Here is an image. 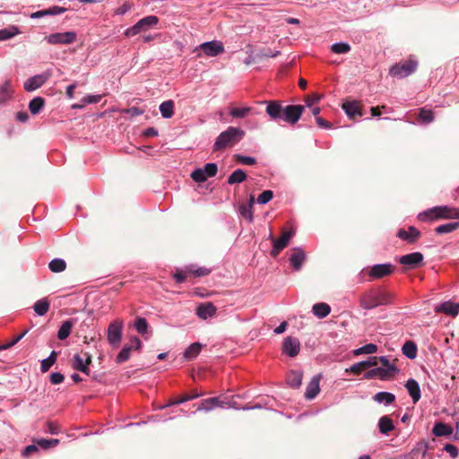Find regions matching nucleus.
I'll return each mask as SVG.
<instances>
[{
  "mask_svg": "<svg viewBox=\"0 0 459 459\" xmlns=\"http://www.w3.org/2000/svg\"><path fill=\"white\" fill-rule=\"evenodd\" d=\"M45 105V100L42 97H35L29 103V109L31 114L36 115L40 112Z\"/></svg>",
  "mask_w": 459,
  "mask_h": 459,
  "instance_id": "nucleus-32",
  "label": "nucleus"
},
{
  "mask_svg": "<svg viewBox=\"0 0 459 459\" xmlns=\"http://www.w3.org/2000/svg\"><path fill=\"white\" fill-rule=\"evenodd\" d=\"M420 231L414 226H410L408 230L400 229L396 234L399 238L407 242L408 244L416 243L420 238Z\"/></svg>",
  "mask_w": 459,
  "mask_h": 459,
  "instance_id": "nucleus-11",
  "label": "nucleus"
},
{
  "mask_svg": "<svg viewBox=\"0 0 459 459\" xmlns=\"http://www.w3.org/2000/svg\"><path fill=\"white\" fill-rule=\"evenodd\" d=\"M419 220L421 221H433L437 220H451L454 219V207L447 205L435 206L429 209L418 215Z\"/></svg>",
  "mask_w": 459,
  "mask_h": 459,
  "instance_id": "nucleus-3",
  "label": "nucleus"
},
{
  "mask_svg": "<svg viewBox=\"0 0 459 459\" xmlns=\"http://www.w3.org/2000/svg\"><path fill=\"white\" fill-rule=\"evenodd\" d=\"M394 295L383 289H371L359 297V305L363 309H373L379 306L393 303Z\"/></svg>",
  "mask_w": 459,
  "mask_h": 459,
  "instance_id": "nucleus-1",
  "label": "nucleus"
},
{
  "mask_svg": "<svg viewBox=\"0 0 459 459\" xmlns=\"http://www.w3.org/2000/svg\"><path fill=\"white\" fill-rule=\"evenodd\" d=\"M444 450L447 452L452 458H456L458 456V449L455 446L452 444H446L444 446Z\"/></svg>",
  "mask_w": 459,
  "mask_h": 459,
  "instance_id": "nucleus-60",
  "label": "nucleus"
},
{
  "mask_svg": "<svg viewBox=\"0 0 459 459\" xmlns=\"http://www.w3.org/2000/svg\"><path fill=\"white\" fill-rule=\"evenodd\" d=\"M245 135V132L238 128L230 126L221 133L213 144V151H221L238 143Z\"/></svg>",
  "mask_w": 459,
  "mask_h": 459,
  "instance_id": "nucleus-2",
  "label": "nucleus"
},
{
  "mask_svg": "<svg viewBox=\"0 0 459 459\" xmlns=\"http://www.w3.org/2000/svg\"><path fill=\"white\" fill-rule=\"evenodd\" d=\"M212 400L210 398L204 399L201 402V403L197 406V411H210L213 407L211 404Z\"/></svg>",
  "mask_w": 459,
  "mask_h": 459,
  "instance_id": "nucleus-64",
  "label": "nucleus"
},
{
  "mask_svg": "<svg viewBox=\"0 0 459 459\" xmlns=\"http://www.w3.org/2000/svg\"><path fill=\"white\" fill-rule=\"evenodd\" d=\"M10 86L11 82L9 81L0 86V103L10 98Z\"/></svg>",
  "mask_w": 459,
  "mask_h": 459,
  "instance_id": "nucleus-54",
  "label": "nucleus"
},
{
  "mask_svg": "<svg viewBox=\"0 0 459 459\" xmlns=\"http://www.w3.org/2000/svg\"><path fill=\"white\" fill-rule=\"evenodd\" d=\"M457 229H459V221H455L451 223L439 225L435 229V231L437 234L442 235L453 232Z\"/></svg>",
  "mask_w": 459,
  "mask_h": 459,
  "instance_id": "nucleus-34",
  "label": "nucleus"
},
{
  "mask_svg": "<svg viewBox=\"0 0 459 459\" xmlns=\"http://www.w3.org/2000/svg\"><path fill=\"white\" fill-rule=\"evenodd\" d=\"M403 353L409 359H415L417 356V345L412 341H407L402 348Z\"/></svg>",
  "mask_w": 459,
  "mask_h": 459,
  "instance_id": "nucleus-31",
  "label": "nucleus"
},
{
  "mask_svg": "<svg viewBox=\"0 0 459 459\" xmlns=\"http://www.w3.org/2000/svg\"><path fill=\"white\" fill-rule=\"evenodd\" d=\"M423 255L420 252L411 253L405 255H403L399 259V263L407 267V269H414L418 268L422 264L423 262Z\"/></svg>",
  "mask_w": 459,
  "mask_h": 459,
  "instance_id": "nucleus-10",
  "label": "nucleus"
},
{
  "mask_svg": "<svg viewBox=\"0 0 459 459\" xmlns=\"http://www.w3.org/2000/svg\"><path fill=\"white\" fill-rule=\"evenodd\" d=\"M216 307L212 302H205L200 304L196 308V315L201 319H207L209 317H212L216 313Z\"/></svg>",
  "mask_w": 459,
  "mask_h": 459,
  "instance_id": "nucleus-17",
  "label": "nucleus"
},
{
  "mask_svg": "<svg viewBox=\"0 0 459 459\" xmlns=\"http://www.w3.org/2000/svg\"><path fill=\"white\" fill-rule=\"evenodd\" d=\"M199 48L208 56H217L224 52L222 42L217 40L202 43Z\"/></svg>",
  "mask_w": 459,
  "mask_h": 459,
  "instance_id": "nucleus-12",
  "label": "nucleus"
},
{
  "mask_svg": "<svg viewBox=\"0 0 459 459\" xmlns=\"http://www.w3.org/2000/svg\"><path fill=\"white\" fill-rule=\"evenodd\" d=\"M191 178L194 181L197 183H203L207 180V176L202 170V169H196L191 173Z\"/></svg>",
  "mask_w": 459,
  "mask_h": 459,
  "instance_id": "nucleus-53",
  "label": "nucleus"
},
{
  "mask_svg": "<svg viewBox=\"0 0 459 459\" xmlns=\"http://www.w3.org/2000/svg\"><path fill=\"white\" fill-rule=\"evenodd\" d=\"M73 328V322L71 320L65 321L57 332L59 340H65L71 333Z\"/></svg>",
  "mask_w": 459,
  "mask_h": 459,
  "instance_id": "nucleus-35",
  "label": "nucleus"
},
{
  "mask_svg": "<svg viewBox=\"0 0 459 459\" xmlns=\"http://www.w3.org/2000/svg\"><path fill=\"white\" fill-rule=\"evenodd\" d=\"M48 267L53 273H61L65 270L66 263L63 259L56 258L48 264Z\"/></svg>",
  "mask_w": 459,
  "mask_h": 459,
  "instance_id": "nucleus-43",
  "label": "nucleus"
},
{
  "mask_svg": "<svg viewBox=\"0 0 459 459\" xmlns=\"http://www.w3.org/2000/svg\"><path fill=\"white\" fill-rule=\"evenodd\" d=\"M233 158L237 162L244 164V165H254L256 162L255 158L249 157V156H244L241 154H235L233 156Z\"/></svg>",
  "mask_w": 459,
  "mask_h": 459,
  "instance_id": "nucleus-51",
  "label": "nucleus"
},
{
  "mask_svg": "<svg viewBox=\"0 0 459 459\" xmlns=\"http://www.w3.org/2000/svg\"><path fill=\"white\" fill-rule=\"evenodd\" d=\"M351 50V46L348 43L339 42L331 46V51L334 54H345Z\"/></svg>",
  "mask_w": 459,
  "mask_h": 459,
  "instance_id": "nucleus-48",
  "label": "nucleus"
},
{
  "mask_svg": "<svg viewBox=\"0 0 459 459\" xmlns=\"http://www.w3.org/2000/svg\"><path fill=\"white\" fill-rule=\"evenodd\" d=\"M305 107L302 105H288L283 108L282 117L286 123L295 125L300 118Z\"/></svg>",
  "mask_w": 459,
  "mask_h": 459,
  "instance_id": "nucleus-8",
  "label": "nucleus"
},
{
  "mask_svg": "<svg viewBox=\"0 0 459 459\" xmlns=\"http://www.w3.org/2000/svg\"><path fill=\"white\" fill-rule=\"evenodd\" d=\"M365 363L363 361L353 364L349 371L353 373L354 375H359L362 371L366 370Z\"/></svg>",
  "mask_w": 459,
  "mask_h": 459,
  "instance_id": "nucleus-59",
  "label": "nucleus"
},
{
  "mask_svg": "<svg viewBox=\"0 0 459 459\" xmlns=\"http://www.w3.org/2000/svg\"><path fill=\"white\" fill-rule=\"evenodd\" d=\"M200 395L201 394H198L196 391H193L191 394H184L178 399L170 402L169 405L180 404L185 402L195 399V398L199 397Z\"/></svg>",
  "mask_w": 459,
  "mask_h": 459,
  "instance_id": "nucleus-47",
  "label": "nucleus"
},
{
  "mask_svg": "<svg viewBox=\"0 0 459 459\" xmlns=\"http://www.w3.org/2000/svg\"><path fill=\"white\" fill-rule=\"evenodd\" d=\"M186 272L194 277H202L210 274L212 271L206 267H196L194 264H190L186 266Z\"/></svg>",
  "mask_w": 459,
  "mask_h": 459,
  "instance_id": "nucleus-28",
  "label": "nucleus"
},
{
  "mask_svg": "<svg viewBox=\"0 0 459 459\" xmlns=\"http://www.w3.org/2000/svg\"><path fill=\"white\" fill-rule=\"evenodd\" d=\"M37 444L44 449H48L50 447L57 446L59 444V439L40 438L37 441Z\"/></svg>",
  "mask_w": 459,
  "mask_h": 459,
  "instance_id": "nucleus-52",
  "label": "nucleus"
},
{
  "mask_svg": "<svg viewBox=\"0 0 459 459\" xmlns=\"http://www.w3.org/2000/svg\"><path fill=\"white\" fill-rule=\"evenodd\" d=\"M102 96L101 95H88L82 99V103L79 105H74L73 108H82L87 104H93L98 103L100 101Z\"/></svg>",
  "mask_w": 459,
  "mask_h": 459,
  "instance_id": "nucleus-46",
  "label": "nucleus"
},
{
  "mask_svg": "<svg viewBox=\"0 0 459 459\" xmlns=\"http://www.w3.org/2000/svg\"><path fill=\"white\" fill-rule=\"evenodd\" d=\"M320 100V97L316 94L307 95L305 98V102L307 107H312L316 104Z\"/></svg>",
  "mask_w": 459,
  "mask_h": 459,
  "instance_id": "nucleus-63",
  "label": "nucleus"
},
{
  "mask_svg": "<svg viewBox=\"0 0 459 459\" xmlns=\"http://www.w3.org/2000/svg\"><path fill=\"white\" fill-rule=\"evenodd\" d=\"M27 332L28 331L25 330L20 335L14 337V339H13L10 342H8L6 344H4V345H0V351L6 350L8 348L13 347L14 344H16L27 333Z\"/></svg>",
  "mask_w": 459,
  "mask_h": 459,
  "instance_id": "nucleus-58",
  "label": "nucleus"
},
{
  "mask_svg": "<svg viewBox=\"0 0 459 459\" xmlns=\"http://www.w3.org/2000/svg\"><path fill=\"white\" fill-rule=\"evenodd\" d=\"M202 344L199 342L192 343L184 352V357L186 359H195L201 351Z\"/></svg>",
  "mask_w": 459,
  "mask_h": 459,
  "instance_id": "nucleus-36",
  "label": "nucleus"
},
{
  "mask_svg": "<svg viewBox=\"0 0 459 459\" xmlns=\"http://www.w3.org/2000/svg\"><path fill=\"white\" fill-rule=\"evenodd\" d=\"M247 179V174L244 170L238 169L234 170L228 178V184L234 185L236 183H242Z\"/></svg>",
  "mask_w": 459,
  "mask_h": 459,
  "instance_id": "nucleus-33",
  "label": "nucleus"
},
{
  "mask_svg": "<svg viewBox=\"0 0 459 459\" xmlns=\"http://www.w3.org/2000/svg\"><path fill=\"white\" fill-rule=\"evenodd\" d=\"M252 110L253 108L250 107L232 108L230 110V115L235 118H244L247 117Z\"/></svg>",
  "mask_w": 459,
  "mask_h": 459,
  "instance_id": "nucleus-38",
  "label": "nucleus"
},
{
  "mask_svg": "<svg viewBox=\"0 0 459 459\" xmlns=\"http://www.w3.org/2000/svg\"><path fill=\"white\" fill-rule=\"evenodd\" d=\"M434 113L430 109L421 108L419 109L418 123L427 125L434 120Z\"/></svg>",
  "mask_w": 459,
  "mask_h": 459,
  "instance_id": "nucleus-26",
  "label": "nucleus"
},
{
  "mask_svg": "<svg viewBox=\"0 0 459 459\" xmlns=\"http://www.w3.org/2000/svg\"><path fill=\"white\" fill-rule=\"evenodd\" d=\"M174 101L169 100L160 105V111L164 118H170L174 115Z\"/></svg>",
  "mask_w": 459,
  "mask_h": 459,
  "instance_id": "nucleus-29",
  "label": "nucleus"
},
{
  "mask_svg": "<svg viewBox=\"0 0 459 459\" xmlns=\"http://www.w3.org/2000/svg\"><path fill=\"white\" fill-rule=\"evenodd\" d=\"M73 368L87 375L90 374V369L86 364H84L83 359L80 355H74Z\"/></svg>",
  "mask_w": 459,
  "mask_h": 459,
  "instance_id": "nucleus-44",
  "label": "nucleus"
},
{
  "mask_svg": "<svg viewBox=\"0 0 459 459\" xmlns=\"http://www.w3.org/2000/svg\"><path fill=\"white\" fill-rule=\"evenodd\" d=\"M280 51H272L271 49L263 50L258 54L260 58L276 57L280 55Z\"/></svg>",
  "mask_w": 459,
  "mask_h": 459,
  "instance_id": "nucleus-61",
  "label": "nucleus"
},
{
  "mask_svg": "<svg viewBox=\"0 0 459 459\" xmlns=\"http://www.w3.org/2000/svg\"><path fill=\"white\" fill-rule=\"evenodd\" d=\"M159 22V18L155 15L146 16L138 21L134 26L126 29L125 35L133 37L142 32H146L154 28Z\"/></svg>",
  "mask_w": 459,
  "mask_h": 459,
  "instance_id": "nucleus-4",
  "label": "nucleus"
},
{
  "mask_svg": "<svg viewBox=\"0 0 459 459\" xmlns=\"http://www.w3.org/2000/svg\"><path fill=\"white\" fill-rule=\"evenodd\" d=\"M300 343L297 338L288 336L283 340L282 351L290 357H296L299 352Z\"/></svg>",
  "mask_w": 459,
  "mask_h": 459,
  "instance_id": "nucleus-14",
  "label": "nucleus"
},
{
  "mask_svg": "<svg viewBox=\"0 0 459 459\" xmlns=\"http://www.w3.org/2000/svg\"><path fill=\"white\" fill-rule=\"evenodd\" d=\"M294 234L295 232L293 230L283 229L281 237L279 238H275L273 233H271L269 236V238L273 242V249L270 252L271 256L276 257L281 251L289 245V242Z\"/></svg>",
  "mask_w": 459,
  "mask_h": 459,
  "instance_id": "nucleus-6",
  "label": "nucleus"
},
{
  "mask_svg": "<svg viewBox=\"0 0 459 459\" xmlns=\"http://www.w3.org/2000/svg\"><path fill=\"white\" fill-rule=\"evenodd\" d=\"M56 358H57V352L53 351L50 353V355L48 356V358H47L41 361V366H40L41 371L43 373L48 371L49 368L52 367V365H54L56 363Z\"/></svg>",
  "mask_w": 459,
  "mask_h": 459,
  "instance_id": "nucleus-41",
  "label": "nucleus"
},
{
  "mask_svg": "<svg viewBox=\"0 0 459 459\" xmlns=\"http://www.w3.org/2000/svg\"><path fill=\"white\" fill-rule=\"evenodd\" d=\"M76 39L77 35L74 31H66L50 34L47 37V41L53 45H68L74 43Z\"/></svg>",
  "mask_w": 459,
  "mask_h": 459,
  "instance_id": "nucleus-9",
  "label": "nucleus"
},
{
  "mask_svg": "<svg viewBox=\"0 0 459 459\" xmlns=\"http://www.w3.org/2000/svg\"><path fill=\"white\" fill-rule=\"evenodd\" d=\"M398 371L397 368H383L381 367L377 368V377L381 380H387L392 378L394 374Z\"/></svg>",
  "mask_w": 459,
  "mask_h": 459,
  "instance_id": "nucleus-40",
  "label": "nucleus"
},
{
  "mask_svg": "<svg viewBox=\"0 0 459 459\" xmlns=\"http://www.w3.org/2000/svg\"><path fill=\"white\" fill-rule=\"evenodd\" d=\"M19 33L20 30L16 26H10L8 28L2 29L0 30V40L9 39Z\"/></svg>",
  "mask_w": 459,
  "mask_h": 459,
  "instance_id": "nucleus-42",
  "label": "nucleus"
},
{
  "mask_svg": "<svg viewBox=\"0 0 459 459\" xmlns=\"http://www.w3.org/2000/svg\"><path fill=\"white\" fill-rule=\"evenodd\" d=\"M342 108L347 116L351 119H354L357 116L361 117L363 115L361 111V106L358 101L354 100L344 102L342 105Z\"/></svg>",
  "mask_w": 459,
  "mask_h": 459,
  "instance_id": "nucleus-18",
  "label": "nucleus"
},
{
  "mask_svg": "<svg viewBox=\"0 0 459 459\" xmlns=\"http://www.w3.org/2000/svg\"><path fill=\"white\" fill-rule=\"evenodd\" d=\"M188 275H189V273L186 272V268L184 270L176 269V272L174 273L173 277L178 283H182L186 281Z\"/></svg>",
  "mask_w": 459,
  "mask_h": 459,
  "instance_id": "nucleus-56",
  "label": "nucleus"
},
{
  "mask_svg": "<svg viewBox=\"0 0 459 459\" xmlns=\"http://www.w3.org/2000/svg\"><path fill=\"white\" fill-rule=\"evenodd\" d=\"M437 313H444L447 316H455L459 313V304L451 301H446L435 308Z\"/></svg>",
  "mask_w": 459,
  "mask_h": 459,
  "instance_id": "nucleus-19",
  "label": "nucleus"
},
{
  "mask_svg": "<svg viewBox=\"0 0 459 459\" xmlns=\"http://www.w3.org/2000/svg\"><path fill=\"white\" fill-rule=\"evenodd\" d=\"M266 113L273 119H281L283 108L279 101H267Z\"/></svg>",
  "mask_w": 459,
  "mask_h": 459,
  "instance_id": "nucleus-20",
  "label": "nucleus"
},
{
  "mask_svg": "<svg viewBox=\"0 0 459 459\" xmlns=\"http://www.w3.org/2000/svg\"><path fill=\"white\" fill-rule=\"evenodd\" d=\"M207 178L214 177L218 171L217 165L215 163H207L204 168H201Z\"/></svg>",
  "mask_w": 459,
  "mask_h": 459,
  "instance_id": "nucleus-55",
  "label": "nucleus"
},
{
  "mask_svg": "<svg viewBox=\"0 0 459 459\" xmlns=\"http://www.w3.org/2000/svg\"><path fill=\"white\" fill-rule=\"evenodd\" d=\"M307 258L306 253L299 247H295L290 256V263L295 271H299Z\"/></svg>",
  "mask_w": 459,
  "mask_h": 459,
  "instance_id": "nucleus-16",
  "label": "nucleus"
},
{
  "mask_svg": "<svg viewBox=\"0 0 459 459\" xmlns=\"http://www.w3.org/2000/svg\"><path fill=\"white\" fill-rule=\"evenodd\" d=\"M379 430L383 434H387L394 429L393 420L388 416H383L378 421Z\"/></svg>",
  "mask_w": 459,
  "mask_h": 459,
  "instance_id": "nucleus-30",
  "label": "nucleus"
},
{
  "mask_svg": "<svg viewBox=\"0 0 459 459\" xmlns=\"http://www.w3.org/2000/svg\"><path fill=\"white\" fill-rule=\"evenodd\" d=\"M254 203V196L250 197L248 204H244L239 206V212L242 217L248 221H252L253 213H252V205Z\"/></svg>",
  "mask_w": 459,
  "mask_h": 459,
  "instance_id": "nucleus-37",
  "label": "nucleus"
},
{
  "mask_svg": "<svg viewBox=\"0 0 459 459\" xmlns=\"http://www.w3.org/2000/svg\"><path fill=\"white\" fill-rule=\"evenodd\" d=\"M133 350V346H125L117 356V363H124L130 358V352Z\"/></svg>",
  "mask_w": 459,
  "mask_h": 459,
  "instance_id": "nucleus-49",
  "label": "nucleus"
},
{
  "mask_svg": "<svg viewBox=\"0 0 459 459\" xmlns=\"http://www.w3.org/2000/svg\"><path fill=\"white\" fill-rule=\"evenodd\" d=\"M418 62L410 58L404 62L394 64L389 69V74L393 77L404 78L414 73L417 69Z\"/></svg>",
  "mask_w": 459,
  "mask_h": 459,
  "instance_id": "nucleus-5",
  "label": "nucleus"
},
{
  "mask_svg": "<svg viewBox=\"0 0 459 459\" xmlns=\"http://www.w3.org/2000/svg\"><path fill=\"white\" fill-rule=\"evenodd\" d=\"M123 326V321L117 319L108 327V342L113 348H117L121 342Z\"/></svg>",
  "mask_w": 459,
  "mask_h": 459,
  "instance_id": "nucleus-7",
  "label": "nucleus"
},
{
  "mask_svg": "<svg viewBox=\"0 0 459 459\" xmlns=\"http://www.w3.org/2000/svg\"><path fill=\"white\" fill-rule=\"evenodd\" d=\"M312 311L318 318H325L330 314L331 307L328 304L321 302L315 304L312 307Z\"/></svg>",
  "mask_w": 459,
  "mask_h": 459,
  "instance_id": "nucleus-24",
  "label": "nucleus"
},
{
  "mask_svg": "<svg viewBox=\"0 0 459 459\" xmlns=\"http://www.w3.org/2000/svg\"><path fill=\"white\" fill-rule=\"evenodd\" d=\"M273 197V193L271 190H265L257 197L258 204H267Z\"/></svg>",
  "mask_w": 459,
  "mask_h": 459,
  "instance_id": "nucleus-57",
  "label": "nucleus"
},
{
  "mask_svg": "<svg viewBox=\"0 0 459 459\" xmlns=\"http://www.w3.org/2000/svg\"><path fill=\"white\" fill-rule=\"evenodd\" d=\"M64 379H65L64 375L59 372H55L50 375V382L53 385L60 384L64 381Z\"/></svg>",
  "mask_w": 459,
  "mask_h": 459,
  "instance_id": "nucleus-62",
  "label": "nucleus"
},
{
  "mask_svg": "<svg viewBox=\"0 0 459 459\" xmlns=\"http://www.w3.org/2000/svg\"><path fill=\"white\" fill-rule=\"evenodd\" d=\"M432 432L437 437H447L453 433V429L450 425L443 422H437L434 425Z\"/></svg>",
  "mask_w": 459,
  "mask_h": 459,
  "instance_id": "nucleus-23",
  "label": "nucleus"
},
{
  "mask_svg": "<svg viewBox=\"0 0 459 459\" xmlns=\"http://www.w3.org/2000/svg\"><path fill=\"white\" fill-rule=\"evenodd\" d=\"M374 400L377 403H385V404H391L394 402V394L388 392H379L374 395Z\"/></svg>",
  "mask_w": 459,
  "mask_h": 459,
  "instance_id": "nucleus-39",
  "label": "nucleus"
},
{
  "mask_svg": "<svg viewBox=\"0 0 459 459\" xmlns=\"http://www.w3.org/2000/svg\"><path fill=\"white\" fill-rule=\"evenodd\" d=\"M394 265L390 264H375L371 267L368 275L373 279H380L390 275L394 272Z\"/></svg>",
  "mask_w": 459,
  "mask_h": 459,
  "instance_id": "nucleus-13",
  "label": "nucleus"
},
{
  "mask_svg": "<svg viewBox=\"0 0 459 459\" xmlns=\"http://www.w3.org/2000/svg\"><path fill=\"white\" fill-rule=\"evenodd\" d=\"M134 327L140 334L143 335L147 333L148 323L145 318L138 317L134 322Z\"/></svg>",
  "mask_w": 459,
  "mask_h": 459,
  "instance_id": "nucleus-50",
  "label": "nucleus"
},
{
  "mask_svg": "<svg viewBox=\"0 0 459 459\" xmlns=\"http://www.w3.org/2000/svg\"><path fill=\"white\" fill-rule=\"evenodd\" d=\"M405 388L413 403H416L420 399V387L419 383L415 379L410 378L405 384Z\"/></svg>",
  "mask_w": 459,
  "mask_h": 459,
  "instance_id": "nucleus-21",
  "label": "nucleus"
},
{
  "mask_svg": "<svg viewBox=\"0 0 459 459\" xmlns=\"http://www.w3.org/2000/svg\"><path fill=\"white\" fill-rule=\"evenodd\" d=\"M50 307V302L47 298L39 299L35 302L33 308L37 315L44 316L48 313Z\"/></svg>",
  "mask_w": 459,
  "mask_h": 459,
  "instance_id": "nucleus-25",
  "label": "nucleus"
},
{
  "mask_svg": "<svg viewBox=\"0 0 459 459\" xmlns=\"http://www.w3.org/2000/svg\"><path fill=\"white\" fill-rule=\"evenodd\" d=\"M49 78V75L46 74H37L32 77H30L24 82V90L27 91H33L39 88H40Z\"/></svg>",
  "mask_w": 459,
  "mask_h": 459,
  "instance_id": "nucleus-15",
  "label": "nucleus"
},
{
  "mask_svg": "<svg viewBox=\"0 0 459 459\" xmlns=\"http://www.w3.org/2000/svg\"><path fill=\"white\" fill-rule=\"evenodd\" d=\"M287 382L292 388H299L302 383V373L299 371H290L287 377Z\"/></svg>",
  "mask_w": 459,
  "mask_h": 459,
  "instance_id": "nucleus-27",
  "label": "nucleus"
},
{
  "mask_svg": "<svg viewBox=\"0 0 459 459\" xmlns=\"http://www.w3.org/2000/svg\"><path fill=\"white\" fill-rule=\"evenodd\" d=\"M377 346L374 343H368L360 348H358L353 351L354 355H360V354H372L377 352Z\"/></svg>",
  "mask_w": 459,
  "mask_h": 459,
  "instance_id": "nucleus-45",
  "label": "nucleus"
},
{
  "mask_svg": "<svg viewBox=\"0 0 459 459\" xmlns=\"http://www.w3.org/2000/svg\"><path fill=\"white\" fill-rule=\"evenodd\" d=\"M319 380H320L319 377L318 376H315L311 379V381L308 383V385L307 386L306 393H305V397L307 400L314 399L317 395V394L319 393V391H320Z\"/></svg>",
  "mask_w": 459,
  "mask_h": 459,
  "instance_id": "nucleus-22",
  "label": "nucleus"
}]
</instances>
